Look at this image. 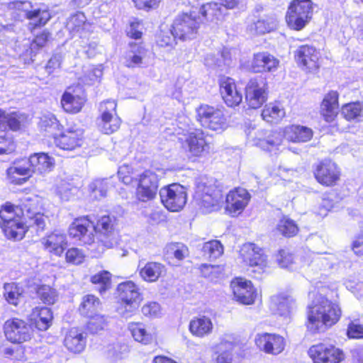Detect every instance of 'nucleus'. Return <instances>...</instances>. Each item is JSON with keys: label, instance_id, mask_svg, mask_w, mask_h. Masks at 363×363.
I'll return each mask as SVG.
<instances>
[{"label": "nucleus", "instance_id": "774afa93", "mask_svg": "<svg viewBox=\"0 0 363 363\" xmlns=\"http://www.w3.org/2000/svg\"><path fill=\"white\" fill-rule=\"evenodd\" d=\"M347 333L350 338H363V325L352 322L348 325Z\"/></svg>", "mask_w": 363, "mask_h": 363}, {"label": "nucleus", "instance_id": "423d86ee", "mask_svg": "<svg viewBox=\"0 0 363 363\" xmlns=\"http://www.w3.org/2000/svg\"><path fill=\"white\" fill-rule=\"evenodd\" d=\"M202 20L196 11L182 13L175 18L172 29L175 37L186 40L196 37Z\"/></svg>", "mask_w": 363, "mask_h": 363}, {"label": "nucleus", "instance_id": "6e6552de", "mask_svg": "<svg viewBox=\"0 0 363 363\" xmlns=\"http://www.w3.org/2000/svg\"><path fill=\"white\" fill-rule=\"evenodd\" d=\"M196 118L203 127L218 133H222L228 127L223 111L208 105H201L196 109Z\"/></svg>", "mask_w": 363, "mask_h": 363}, {"label": "nucleus", "instance_id": "7ed1b4c3", "mask_svg": "<svg viewBox=\"0 0 363 363\" xmlns=\"http://www.w3.org/2000/svg\"><path fill=\"white\" fill-rule=\"evenodd\" d=\"M0 225L9 239L21 240L26 230L23 217L18 212V207L6 203L0 210Z\"/></svg>", "mask_w": 363, "mask_h": 363}, {"label": "nucleus", "instance_id": "4be33fe9", "mask_svg": "<svg viewBox=\"0 0 363 363\" xmlns=\"http://www.w3.org/2000/svg\"><path fill=\"white\" fill-rule=\"evenodd\" d=\"M255 343L261 350L273 355L282 352L286 345L285 340L282 336L270 333L257 335Z\"/></svg>", "mask_w": 363, "mask_h": 363}, {"label": "nucleus", "instance_id": "393cba45", "mask_svg": "<svg viewBox=\"0 0 363 363\" xmlns=\"http://www.w3.org/2000/svg\"><path fill=\"white\" fill-rule=\"evenodd\" d=\"M8 179L15 184H23L33 174L27 158L15 160L6 170Z\"/></svg>", "mask_w": 363, "mask_h": 363}, {"label": "nucleus", "instance_id": "3c124183", "mask_svg": "<svg viewBox=\"0 0 363 363\" xmlns=\"http://www.w3.org/2000/svg\"><path fill=\"white\" fill-rule=\"evenodd\" d=\"M277 230L285 237H292L296 235L298 228L296 223L288 218H283L277 224Z\"/></svg>", "mask_w": 363, "mask_h": 363}, {"label": "nucleus", "instance_id": "8fccbe9b", "mask_svg": "<svg viewBox=\"0 0 363 363\" xmlns=\"http://www.w3.org/2000/svg\"><path fill=\"white\" fill-rule=\"evenodd\" d=\"M202 250L205 256L210 259H216L223 253V247L220 241L213 240L205 242Z\"/></svg>", "mask_w": 363, "mask_h": 363}, {"label": "nucleus", "instance_id": "c756f323", "mask_svg": "<svg viewBox=\"0 0 363 363\" xmlns=\"http://www.w3.org/2000/svg\"><path fill=\"white\" fill-rule=\"evenodd\" d=\"M279 61L268 52H258L254 55L250 63V69L255 73L274 72L277 70Z\"/></svg>", "mask_w": 363, "mask_h": 363}, {"label": "nucleus", "instance_id": "5701e85b", "mask_svg": "<svg viewBox=\"0 0 363 363\" xmlns=\"http://www.w3.org/2000/svg\"><path fill=\"white\" fill-rule=\"evenodd\" d=\"M230 286L237 301L245 305L254 303L257 294L250 281L236 278L232 281Z\"/></svg>", "mask_w": 363, "mask_h": 363}, {"label": "nucleus", "instance_id": "6ab92c4d", "mask_svg": "<svg viewBox=\"0 0 363 363\" xmlns=\"http://www.w3.org/2000/svg\"><path fill=\"white\" fill-rule=\"evenodd\" d=\"M84 130L77 127H72L65 130L60 135L55 137L54 141L59 148L72 151L82 147L84 144Z\"/></svg>", "mask_w": 363, "mask_h": 363}, {"label": "nucleus", "instance_id": "dca6fc26", "mask_svg": "<svg viewBox=\"0 0 363 363\" xmlns=\"http://www.w3.org/2000/svg\"><path fill=\"white\" fill-rule=\"evenodd\" d=\"M267 82L262 77L251 79L245 87V99L252 108H259L267 100Z\"/></svg>", "mask_w": 363, "mask_h": 363}, {"label": "nucleus", "instance_id": "a878e982", "mask_svg": "<svg viewBox=\"0 0 363 363\" xmlns=\"http://www.w3.org/2000/svg\"><path fill=\"white\" fill-rule=\"evenodd\" d=\"M41 243L48 252L61 257L67 246V236L59 230H55L43 237Z\"/></svg>", "mask_w": 363, "mask_h": 363}, {"label": "nucleus", "instance_id": "de8ad7c7", "mask_svg": "<svg viewBox=\"0 0 363 363\" xmlns=\"http://www.w3.org/2000/svg\"><path fill=\"white\" fill-rule=\"evenodd\" d=\"M4 289L6 300L9 303L17 306L22 297V289L15 283H8L4 284Z\"/></svg>", "mask_w": 363, "mask_h": 363}, {"label": "nucleus", "instance_id": "864d4df0", "mask_svg": "<svg viewBox=\"0 0 363 363\" xmlns=\"http://www.w3.org/2000/svg\"><path fill=\"white\" fill-rule=\"evenodd\" d=\"M37 294L45 303L48 304L54 303L57 297L56 291L48 285L39 286L37 289Z\"/></svg>", "mask_w": 363, "mask_h": 363}, {"label": "nucleus", "instance_id": "b1692460", "mask_svg": "<svg viewBox=\"0 0 363 363\" xmlns=\"http://www.w3.org/2000/svg\"><path fill=\"white\" fill-rule=\"evenodd\" d=\"M116 219L109 216L101 217L96 225H95V233L96 231L103 234L104 238L101 242L108 248L113 247L118 244V233L115 231Z\"/></svg>", "mask_w": 363, "mask_h": 363}, {"label": "nucleus", "instance_id": "e433bc0d", "mask_svg": "<svg viewBox=\"0 0 363 363\" xmlns=\"http://www.w3.org/2000/svg\"><path fill=\"white\" fill-rule=\"evenodd\" d=\"M190 333L198 337H204L210 335L213 328L212 320L206 316L194 318L189 323Z\"/></svg>", "mask_w": 363, "mask_h": 363}, {"label": "nucleus", "instance_id": "72a5a7b5", "mask_svg": "<svg viewBox=\"0 0 363 363\" xmlns=\"http://www.w3.org/2000/svg\"><path fill=\"white\" fill-rule=\"evenodd\" d=\"M65 347L71 352L79 353L86 345V340L83 333L76 328H71L65 335Z\"/></svg>", "mask_w": 363, "mask_h": 363}, {"label": "nucleus", "instance_id": "0e129e2a", "mask_svg": "<svg viewBox=\"0 0 363 363\" xmlns=\"http://www.w3.org/2000/svg\"><path fill=\"white\" fill-rule=\"evenodd\" d=\"M277 262L282 268L289 267L294 262L293 255L288 250H281L276 256Z\"/></svg>", "mask_w": 363, "mask_h": 363}, {"label": "nucleus", "instance_id": "4468645a", "mask_svg": "<svg viewBox=\"0 0 363 363\" xmlns=\"http://www.w3.org/2000/svg\"><path fill=\"white\" fill-rule=\"evenodd\" d=\"M117 290L121 301L125 304V309L122 312L124 317H128L130 313L137 309L142 301V296L138 286L131 281H125L118 285Z\"/></svg>", "mask_w": 363, "mask_h": 363}, {"label": "nucleus", "instance_id": "aec40b11", "mask_svg": "<svg viewBox=\"0 0 363 363\" xmlns=\"http://www.w3.org/2000/svg\"><path fill=\"white\" fill-rule=\"evenodd\" d=\"M220 92L223 101L229 107L237 106L242 101V89L230 77H222L220 79Z\"/></svg>", "mask_w": 363, "mask_h": 363}, {"label": "nucleus", "instance_id": "f03ea898", "mask_svg": "<svg viewBox=\"0 0 363 363\" xmlns=\"http://www.w3.org/2000/svg\"><path fill=\"white\" fill-rule=\"evenodd\" d=\"M283 136L294 143H305L313 136L311 128L301 125H289L281 132L267 133L265 130L257 131L255 138V145L266 151H272L282 143Z\"/></svg>", "mask_w": 363, "mask_h": 363}, {"label": "nucleus", "instance_id": "680f3d73", "mask_svg": "<svg viewBox=\"0 0 363 363\" xmlns=\"http://www.w3.org/2000/svg\"><path fill=\"white\" fill-rule=\"evenodd\" d=\"M117 104L114 100H106L101 103L99 111L101 112V118L106 120L108 116H118L116 113Z\"/></svg>", "mask_w": 363, "mask_h": 363}, {"label": "nucleus", "instance_id": "1a4fd4ad", "mask_svg": "<svg viewBox=\"0 0 363 363\" xmlns=\"http://www.w3.org/2000/svg\"><path fill=\"white\" fill-rule=\"evenodd\" d=\"M9 8L19 12L30 21L32 28L45 26L51 18V15L47 9H42L34 6L30 1H16L9 4Z\"/></svg>", "mask_w": 363, "mask_h": 363}, {"label": "nucleus", "instance_id": "338daca9", "mask_svg": "<svg viewBox=\"0 0 363 363\" xmlns=\"http://www.w3.org/2000/svg\"><path fill=\"white\" fill-rule=\"evenodd\" d=\"M142 313L145 316L157 318L161 314V308L157 302H150L142 308Z\"/></svg>", "mask_w": 363, "mask_h": 363}, {"label": "nucleus", "instance_id": "a18cd8bd", "mask_svg": "<svg viewBox=\"0 0 363 363\" xmlns=\"http://www.w3.org/2000/svg\"><path fill=\"white\" fill-rule=\"evenodd\" d=\"M285 116V111L279 105L269 104L262 110V118L268 123H278Z\"/></svg>", "mask_w": 363, "mask_h": 363}, {"label": "nucleus", "instance_id": "bf43d9fd", "mask_svg": "<svg viewBox=\"0 0 363 363\" xmlns=\"http://www.w3.org/2000/svg\"><path fill=\"white\" fill-rule=\"evenodd\" d=\"M86 17L82 13L73 15L67 23L69 29L73 33H79L85 27Z\"/></svg>", "mask_w": 363, "mask_h": 363}, {"label": "nucleus", "instance_id": "a211bd4d", "mask_svg": "<svg viewBox=\"0 0 363 363\" xmlns=\"http://www.w3.org/2000/svg\"><path fill=\"white\" fill-rule=\"evenodd\" d=\"M314 175L322 185L332 186L340 179V172L337 165L330 160H324L317 164Z\"/></svg>", "mask_w": 363, "mask_h": 363}, {"label": "nucleus", "instance_id": "49530a36", "mask_svg": "<svg viewBox=\"0 0 363 363\" xmlns=\"http://www.w3.org/2000/svg\"><path fill=\"white\" fill-rule=\"evenodd\" d=\"M341 113L347 121L359 120L363 117V103L347 104L342 107Z\"/></svg>", "mask_w": 363, "mask_h": 363}, {"label": "nucleus", "instance_id": "473e14b6", "mask_svg": "<svg viewBox=\"0 0 363 363\" xmlns=\"http://www.w3.org/2000/svg\"><path fill=\"white\" fill-rule=\"evenodd\" d=\"M147 50L141 45L130 43V49L125 53L123 64L130 68L139 67L144 64Z\"/></svg>", "mask_w": 363, "mask_h": 363}, {"label": "nucleus", "instance_id": "9d476101", "mask_svg": "<svg viewBox=\"0 0 363 363\" xmlns=\"http://www.w3.org/2000/svg\"><path fill=\"white\" fill-rule=\"evenodd\" d=\"M182 148L189 158H199L210 152L211 145L206 140L204 133L201 130H196L182 139Z\"/></svg>", "mask_w": 363, "mask_h": 363}, {"label": "nucleus", "instance_id": "412c9836", "mask_svg": "<svg viewBox=\"0 0 363 363\" xmlns=\"http://www.w3.org/2000/svg\"><path fill=\"white\" fill-rule=\"evenodd\" d=\"M250 194L242 188L229 191L225 198V211L232 216L241 213L250 200Z\"/></svg>", "mask_w": 363, "mask_h": 363}, {"label": "nucleus", "instance_id": "2f4dec72", "mask_svg": "<svg viewBox=\"0 0 363 363\" xmlns=\"http://www.w3.org/2000/svg\"><path fill=\"white\" fill-rule=\"evenodd\" d=\"M339 94L335 91H330L324 97L321 106L320 114L326 122H333L337 116L338 109Z\"/></svg>", "mask_w": 363, "mask_h": 363}, {"label": "nucleus", "instance_id": "f3484780", "mask_svg": "<svg viewBox=\"0 0 363 363\" xmlns=\"http://www.w3.org/2000/svg\"><path fill=\"white\" fill-rule=\"evenodd\" d=\"M159 179L152 170L144 171L139 177L136 189L137 198L141 201L152 199L157 193Z\"/></svg>", "mask_w": 363, "mask_h": 363}, {"label": "nucleus", "instance_id": "58836bf2", "mask_svg": "<svg viewBox=\"0 0 363 363\" xmlns=\"http://www.w3.org/2000/svg\"><path fill=\"white\" fill-rule=\"evenodd\" d=\"M272 302L280 315H289L296 308L295 299L287 294H281L272 298Z\"/></svg>", "mask_w": 363, "mask_h": 363}, {"label": "nucleus", "instance_id": "7c9ffc66", "mask_svg": "<svg viewBox=\"0 0 363 363\" xmlns=\"http://www.w3.org/2000/svg\"><path fill=\"white\" fill-rule=\"evenodd\" d=\"M225 9L217 2H209L203 4L197 13L202 23H212L218 24L224 20Z\"/></svg>", "mask_w": 363, "mask_h": 363}, {"label": "nucleus", "instance_id": "ea45409f", "mask_svg": "<svg viewBox=\"0 0 363 363\" xmlns=\"http://www.w3.org/2000/svg\"><path fill=\"white\" fill-rule=\"evenodd\" d=\"M85 102L84 96L74 95L66 91L62 97V106L66 112L75 113L79 112Z\"/></svg>", "mask_w": 363, "mask_h": 363}, {"label": "nucleus", "instance_id": "2eb2a0df", "mask_svg": "<svg viewBox=\"0 0 363 363\" xmlns=\"http://www.w3.org/2000/svg\"><path fill=\"white\" fill-rule=\"evenodd\" d=\"M4 330L7 340L13 343L26 342L32 336L30 325L18 318L7 320L4 323Z\"/></svg>", "mask_w": 363, "mask_h": 363}, {"label": "nucleus", "instance_id": "5fc2aeb1", "mask_svg": "<svg viewBox=\"0 0 363 363\" xmlns=\"http://www.w3.org/2000/svg\"><path fill=\"white\" fill-rule=\"evenodd\" d=\"M39 126L45 131L52 133L58 129L59 122L53 114L47 113L40 118Z\"/></svg>", "mask_w": 363, "mask_h": 363}, {"label": "nucleus", "instance_id": "f257e3e1", "mask_svg": "<svg viewBox=\"0 0 363 363\" xmlns=\"http://www.w3.org/2000/svg\"><path fill=\"white\" fill-rule=\"evenodd\" d=\"M306 315V325L308 330L312 333H316L324 332L335 325L341 316V310L337 304L322 294H317L308 306Z\"/></svg>", "mask_w": 363, "mask_h": 363}, {"label": "nucleus", "instance_id": "09e8293b", "mask_svg": "<svg viewBox=\"0 0 363 363\" xmlns=\"http://www.w3.org/2000/svg\"><path fill=\"white\" fill-rule=\"evenodd\" d=\"M121 123V118L118 116H108L106 120L104 117L101 118L99 126L101 131L104 134H111L118 130Z\"/></svg>", "mask_w": 363, "mask_h": 363}, {"label": "nucleus", "instance_id": "ddd939ff", "mask_svg": "<svg viewBox=\"0 0 363 363\" xmlns=\"http://www.w3.org/2000/svg\"><path fill=\"white\" fill-rule=\"evenodd\" d=\"M70 238L83 245H91L94 242L95 225L89 216L75 218L69 227Z\"/></svg>", "mask_w": 363, "mask_h": 363}, {"label": "nucleus", "instance_id": "c03bdc74", "mask_svg": "<svg viewBox=\"0 0 363 363\" xmlns=\"http://www.w3.org/2000/svg\"><path fill=\"white\" fill-rule=\"evenodd\" d=\"M26 120V115L19 111H6L2 124L6 123L11 130L16 131L25 125Z\"/></svg>", "mask_w": 363, "mask_h": 363}, {"label": "nucleus", "instance_id": "a19ab883", "mask_svg": "<svg viewBox=\"0 0 363 363\" xmlns=\"http://www.w3.org/2000/svg\"><path fill=\"white\" fill-rule=\"evenodd\" d=\"M31 315L38 330H46L50 327L52 313L49 308L36 307L33 310Z\"/></svg>", "mask_w": 363, "mask_h": 363}, {"label": "nucleus", "instance_id": "e2e57ef3", "mask_svg": "<svg viewBox=\"0 0 363 363\" xmlns=\"http://www.w3.org/2000/svg\"><path fill=\"white\" fill-rule=\"evenodd\" d=\"M176 38L172 29L170 31H162L157 36V43L160 47H172L176 44Z\"/></svg>", "mask_w": 363, "mask_h": 363}, {"label": "nucleus", "instance_id": "f8f14e48", "mask_svg": "<svg viewBox=\"0 0 363 363\" xmlns=\"http://www.w3.org/2000/svg\"><path fill=\"white\" fill-rule=\"evenodd\" d=\"M308 354L313 363H340L345 357L342 350L328 343L312 345Z\"/></svg>", "mask_w": 363, "mask_h": 363}, {"label": "nucleus", "instance_id": "4c0bfd02", "mask_svg": "<svg viewBox=\"0 0 363 363\" xmlns=\"http://www.w3.org/2000/svg\"><path fill=\"white\" fill-rule=\"evenodd\" d=\"M277 26V18L274 16H267L249 25L247 30L252 35H262L274 30Z\"/></svg>", "mask_w": 363, "mask_h": 363}, {"label": "nucleus", "instance_id": "0eeeda50", "mask_svg": "<svg viewBox=\"0 0 363 363\" xmlns=\"http://www.w3.org/2000/svg\"><path fill=\"white\" fill-rule=\"evenodd\" d=\"M311 0H293L286 16L288 26L296 30L303 29L313 16Z\"/></svg>", "mask_w": 363, "mask_h": 363}, {"label": "nucleus", "instance_id": "603ef678", "mask_svg": "<svg viewBox=\"0 0 363 363\" xmlns=\"http://www.w3.org/2000/svg\"><path fill=\"white\" fill-rule=\"evenodd\" d=\"M89 320L86 327L87 330L91 333H97L103 330L107 325L106 318L101 314H96L89 317Z\"/></svg>", "mask_w": 363, "mask_h": 363}, {"label": "nucleus", "instance_id": "bb28decb", "mask_svg": "<svg viewBox=\"0 0 363 363\" xmlns=\"http://www.w3.org/2000/svg\"><path fill=\"white\" fill-rule=\"evenodd\" d=\"M297 63L309 71L318 68L319 53L313 46L301 45L295 52Z\"/></svg>", "mask_w": 363, "mask_h": 363}, {"label": "nucleus", "instance_id": "c9c22d12", "mask_svg": "<svg viewBox=\"0 0 363 363\" xmlns=\"http://www.w3.org/2000/svg\"><path fill=\"white\" fill-rule=\"evenodd\" d=\"M164 265L157 262H147L139 269V274L147 282H155L165 274Z\"/></svg>", "mask_w": 363, "mask_h": 363}, {"label": "nucleus", "instance_id": "20e7f679", "mask_svg": "<svg viewBox=\"0 0 363 363\" xmlns=\"http://www.w3.org/2000/svg\"><path fill=\"white\" fill-rule=\"evenodd\" d=\"M195 199L206 213L217 211L223 199L221 190L213 180L196 183Z\"/></svg>", "mask_w": 363, "mask_h": 363}, {"label": "nucleus", "instance_id": "6e6d98bb", "mask_svg": "<svg viewBox=\"0 0 363 363\" xmlns=\"http://www.w3.org/2000/svg\"><path fill=\"white\" fill-rule=\"evenodd\" d=\"M92 196L96 199H100L106 196L108 190V182L104 179H97L89 185Z\"/></svg>", "mask_w": 363, "mask_h": 363}, {"label": "nucleus", "instance_id": "13d9d810", "mask_svg": "<svg viewBox=\"0 0 363 363\" xmlns=\"http://www.w3.org/2000/svg\"><path fill=\"white\" fill-rule=\"evenodd\" d=\"M200 271L204 277L214 280L223 273V267L220 265L203 264L200 266Z\"/></svg>", "mask_w": 363, "mask_h": 363}, {"label": "nucleus", "instance_id": "c85d7f7f", "mask_svg": "<svg viewBox=\"0 0 363 363\" xmlns=\"http://www.w3.org/2000/svg\"><path fill=\"white\" fill-rule=\"evenodd\" d=\"M213 358L216 363H241L242 358L236 352L232 342L222 341L214 347Z\"/></svg>", "mask_w": 363, "mask_h": 363}, {"label": "nucleus", "instance_id": "37998d69", "mask_svg": "<svg viewBox=\"0 0 363 363\" xmlns=\"http://www.w3.org/2000/svg\"><path fill=\"white\" fill-rule=\"evenodd\" d=\"M128 328L135 341L148 345L152 340V335L147 331L145 325L141 323H131Z\"/></svg>", "mask_w": 363, "mask_h": 363}, {"label": "nucleus", "instance_id": "39448f33", "mask_svg": "<svg viewBox=\"0 0 363 363\" xmlns=\"http://www.w3.org/2000/svg\"><path fill=\"white\" fill-rule=\"evenodd\" d=\"M240 257L242 262L250 267L256 278L267 272L269 268V261L264 250L254 243L244 244L240 248Z\"/></svg>", "mask_w": 363, "mask_h": 363}, {"label": "nucleus", "instance_id": "79ce46f5", "mask_svg": "<svg viewBox=\"0 0 363 363\" xmlns=\"http://www.w3.org/2000/svg\"><path fill=\"white\" fill-rule=\"evenodd\" d=\"M101 308V302L97 297L94 295H86L83 297L79 310L82 315L89 318L99 314L98 312Z\"/></svg>", "mask_w": 363, "mask_h": 363}, {"label": "nucleus", "instance_id": "052dcab7", "mask_svg": "<svg viewBox=\"0 0 363 363\" xmlns=\"http://www.w3.org/2000/svg\"><path fill=\"white\" fill-rule=\"evenodd\" d=\"M167 252L179 261L184 259L189 255L188 247L182 243H172L168 246Z\"/></svg>", "mask_w": 363, "mask_h": 363}, {"label": "nucleus", "instance_id": "cd10ccee", "mask_svg": "<svg viewBox=\"0 0 363 363\" xmlns=\"http://www.w3.org/2000/svg\"><path fill=\"white\" fill-rule=\"evenodd\" d=\"M32 174L44 176L55 167V159L46 153H34L28 158Z\"/></svg>", "mask_w": 363, "mask_h": 363}, {"label": "nucleus", "instance_id": "4d7b16f0", "mask_svg": "<svg viewBox=\"0 0 363 363\" xmlns=\"http://www.w3.org/2000/svg\"><path fill=\"white\" fill-rule=\"evenodd\" d=\"M91 281L93 284L101 285L99 290L102 294L110 287L111 274L107 271H103L92 276Z\"/></svg>", "mask_w": 363, "mask_h": 363}, {"label": "nucleus", "instance_id": "f704fd0d", "mask_svg": "<svg viewBox=\"0 0 363 363\" xmlns=\"http://www.w3.org/2000/svg\"><path fill=\"white\" fill-rule=\"evenodd\" d=\"M43 206V199L38 195H28L21 200L20 207H18V212L23 217L32 218L38 213Z\"/></svg>", "mask_w": 363, "mask_h": 363}, {"label": "nucleus", "instance_id": "69168bd1", "mask_svg": "<svg viewBox=\"0 0 363 363\" xmlns=\"http://www.w3.org/2000/svg\"><path fill=\"white\" fill-rule=\"evenodd\" d=\"M84 257L83 252L76 247L69 249L65 254L66 261L73 264H81Z\"/></svg>", "mask_w": 363, "mask_h": 363}, {"label": "nucleus", "instance_id": "9b49d317", "mask_svg": "<svg viewBox=\"0 0 363 363\" xmlns=\"http://www.w3.org/2000/svg\"><path fill=\"white\" fill-rule=\"evenodd\" d=\"M160 196L164 207L173 212L182 210L187 199L185 188L178 184H172L162 187L160 190Z\"/></svg>", "mask_w": 363, "mask_h": 363}]
</instances>
